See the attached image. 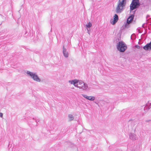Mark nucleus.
Returning a JSON list of instances; mask_svg holds the SVG:
<instances>
[{
  "mask_svg": "<svg viewBox=\"0 0 151 151\" xmlns=\"http://www.w3.org/2000/svg\"><path fill=\"white\" fill-rule=\"evenodd\" d=\"M126 0H119L116 9V13H120L122 11L124 7L126 5Z\"/></svg>",
  "mask_w": 151,
  "mask_h": 151,
  "instance_id": "obj_1",
  "label": "nucleus"
},
{
  "mask_svg": "<svg viewBox=\"0 0 151 151\" xmlns=\"http://www.w3.org/2000/svg\"><path fill=\"white\" fill-rule=\"evenodd\" d=\"M69 82L71 84H73L75 86L79 88H82L83 86L84 87L86 88L87 86L85 85L84 83L82 81H79L76 79L72 80V81H69Z\"/></svg>",
  "mask_w": 151,
  "mask_h": 151,
  "instance_id": "obj_2",
  "label": "nucleus"
},
{
  "mask_svg": "<svg viewBox=\"0 0 151 151\" xmlns=\"http://www.w3.org/2000/svg\"><path fill=\"white\" fill-rule=\"evenodd\" d=\"M117 48L120 52H123L127 49V46L124 42H119L117 45Z\"/></svg>",
  "mask_w": 151,
  "mask_h": 151,
  "instance_id": "obj_3",
  "label": "nucleus"
},
{
  "mask_svg": "<svg viewBox=\"0 0 151 151\" xmlns=\"http://www.w3.org/2000/svg\"><path fill=\"white\" fill-rule=\"evenodd\" d=\"M139 5V0H133L130 4V9L131 10H133L138 7Z\"/></svg>",
  "mask_w": 151,
  "mask_h": 151,
  "instance_id": "obj_4",
  "label": "nucleus"
},
{
  "mask_svg": "<svg viewBox=\"0 0 151 151\" xmlns=\"http://www.w3.org/2000/svg\"><path fill=\"white\" fill-rule=\"evenodd\" d=\"M28 74L30 75L31 77L34 79V80L40 82V80L38 76L35 73H33L30 72H27Z\"/></svg>",
  "mask_w": 151,
  "mask_h": 151,
  "instance_id": "obj_5",
  "label": "nucleus"
},
{
  "mask_svg": "<svg viewBox=\"0 0 151 151\" xmlns=\"http://www.w3.org/2000/svg\"><path fill=\"white\" fill-rule=\"evenodd\" d=\"M119 19L118 16L115 14L113 17V19L111 20L110 22L112 25H114L118 21Z\"/></svg>",
  "mask_w": 151,
  "mask_h": 151,
  "instance_id": "obj_6",
  "label": "nucleus"
},
{
  "mask_svg": "<svg viewBox=\"0 0 151 151\" xmlns=\"http://www.w3.org/2000/svg\"><path fill=\"white\" fill-rule=\"evenodd\" d=\"M143 48L146 50H150L151 49V42L144 46Z\"/></svg>",
  "mask_w": 151,
  "mask_h": 151,
  "instance_id": "obj_7",
  "label": "nucleus"
},
{
  "mask_svg": "<svg viewBox=\"0 0 151 151\" xmlns=\"http://www.w3.org/2000/svg\"><path fill=\"white\" fill-rule=\"evenodd\" d=\"M83 95L84 98L93 101L95 99V98L94 96H88L85 95Z\"/></svg>",
  "mask_w": 151,
  "mask_h": 151,
  "instance_id": "obj_8",
  "label": "nucleus"
},
{
  "mask_svg": "<svg viewBox=\"0 0 151 151\" xmlns=\"http://www.w3.org/2000/svg\"><path fill=\"white\" fill-rule=\"evenodd\" d=\"M134 18V15H132L129 16L127 19V22L128 24H129L132 21Z\"/></svg>",
  "mask_w": 151,
  "mask_h": 151,
  "instance_id": "obj_9",
  "label": "nucleus"
},
{
  "mask_svg": "<svg viewBox=\"0 0 151 151\" xmlns=\"http://www.w3.org/2000/svg\"><path fill=\"white\" fill-rule=\"evenodd\" d=\"M63 52L64 56L65 57H68V53L67 52L65 49H63Z\"/></svg>",
  "mask_w": 151,
  "mask_h": 151,
  "instance_id": "obj_10",
  "label": "nucleus"
},
{
  "mask_svg": "<svg viewBox=\"0 0 151 151\" xmlns=\"http://www.w3.org/2000/svg\"><path fill=\"white\" fill-rule=\"evenodd\" d=\"M91 26V24L90 22H89L88 24L86 25V27H87L90 28Z\"/></svg>",
  "mask_w": 151,
  "mask_h": 151,
  "instance_id": "obj_11",
  "label": "nucleus"
},
{
  "mask_svg": "<svg viewBox=\"0 0 151 151\" xmlns=\"http://www.w3.org/2000/svg\"><path fill=\"white\" fill-rule=\"evenodd\" d=\"M69 117L70 120H73V115L71 114L69 115Z\"/></svg>",
  "mask_w": 151,
  "mask_h": 151,
  "instance_id": "obj_12",
  "label": "nucleus"
},
{
  "mask_svg": "<svg viewBox=\"0 0 151 151\" xmlns=\"http://www.w3.org/2000/svg\"><path fill=\"white\" fill-rule=\"evenodd\" d=\"M3 116V114L2 113H0V117H2Z\"/></svg>",
  "mask_w": 151,
  "mask_h": 151,
  "instance_id": "obj_13",
  "label": "nucleus"
}]
</instances>
